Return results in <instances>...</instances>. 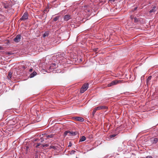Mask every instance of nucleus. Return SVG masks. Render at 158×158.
I'll return each mask as SVG.
<instances>
[{
  "label": "nucleus",
  "mask_w": 158,
  "mask_h": 158,
  "mask_svg": "<svg viewBox=\"0 0 158 158\" xmlns=\"http://www.w3.org/2000/svg\"><path fill=\"white\" fill-rule=\"evenodd\" d=\"M108 107L105 106H101L94 108L92 112V115L94 116L97 110L101 109H107Z\"/></svg>",
  "instance_id": "1"
},
{
  "label": "nucleus",
  "mask_w": 158,
  "mask_h": 158,
  "mask_svg": "<svg viewBox=\"0 0 158 158\" xmlns=\"http://www.w3.org/2000/svg\"><path fill=\"white\" fill-rule=\"evenodd\" d=\"M89 84L88 83H85L82 86L80 90V93H83L88 88Z\"/></svg>",
  "instance_id": "2"
},
{
  "label": "nucleus",
  "mask_w": 158,
  "mask_h": 158,
  "mask_svg": "<svg viewBox=\"0 0 158 158\" xmlns=\"http://www.w3.org/2000/svg\"><path fill=\"white\" fill-rule=\"evenodd\" d=\"M121 83V81L120 80H115L112 81L110 83L108 84L107 86L108 87H110L113 85H117L118 84Z\"/></svg>",
  "instance_id": "3"
},
{
  "label": "nucleus",
  "mask_w": 158,
  "mask_h": 158,
  "mask_svg": "<svg viewBox=\"0 0 158 158\" xmlns=\"http://www.w3.org/2000/svg\"><path fill=\"white\" fill-rule=\"evenodd\" d=\"M27 19H28V14L27 13L25 12L24 13L21 18L19 20L21 21H24Z\"/></svg>",
  "instance_id": "4"
},
{
  "label": "nucleus",
  "mask_w": 158,
  "mask_h": 158,
  "mask_svg": "<svg viewBox=\"0 0 158 158\" xmlns=\"http://www.w3.org/2000/svg\"><path fill=\"white\" fill-rule=\"evenodd\" d=\"M21 35L19 34L16 36V37L14 38L13 40L16 42H18L20 41L21 39Z\"/></svg>",
  "instance_id": "5"
},
{
  "label": "nucleus",
  "mask_w": 158,
  "mask_h": 158,
  "mask_svg": "<svg viewBox=\"0 0 158 158\" xmlns=\"http://www.w3.org/2000/svg\"><path fill=\"white\" fill-rule=\"evenodd\" d=\"M74 118L75 120L77 121L83 122L84 121V119L82 117H74Z\"/></svg>",
  "instance_id": "6"
},
{
  "label": "nucleus",
  "mask_w": 158,
  "mask_h": 158,
  "mask_svg": "<svg viewBox=\"0 0 158 158\" xmlns=\"http://www.w3.org/2000/svg\"><path fill=\"white\" fill-rule=\"evenodd\" d=\"M63 18L65 21H67L71 19V16L69 15H66L64 16Z\"/></svg>",
  "instance_id": "7"
},
{
  "label": "nucleus",
  "mask_w": 158,
  "mask_h": 158,
  "mask_svg": "<svg viewBox=\"0 0 158 158\" xmlns=\"http://www.w3.org/2000/svg\"><path fill=\"white\" fill-rule=\"evenodd\" d=\"M77 131H69V134L68 135L70 136H74L77 135Z\"/></svg>",
  "instance_id": "8"
},
{
  "label": "nucleus",
  "mask_w": 158,
  "mask_h": 158,
  "mask_svg": "<svg viewBox=\"0 0 158 158\" xmlns=\"http://www.w3.org/2000/svg\"><path fill=\"white\" fill-rule=\"evenodd\" d=\"M56 68V63H52L50 64L49 69H54Z\"/></svg>",
  "instance_id": "9"
},
{
  "label": "nucleus",
  "mask_w": 158,
  "mask_h": 158,
  "mask_svg": "<svg viewBox=\"0 0 158 158\" xmlns=\"http://www.w3.org/2000/svg\"><path fill=\"white\" fill-rule=\"evenodd\" d=\"M151 141L153 144L156 143L158 141V139L157 138H151Z\"/></svg>",
  "instance_id": "10"
},
{
  "label": "nucleus",
  "mask_w": 158,
  "mask_h": 158,
  "mask_svg": "<svg viewBox=\"0 0 158 158\" xmlns=\"http://www.w3.org/2000/svg\"><path fill=\"white\" fill-rule=\"evenodd\" d=\"M54 135L53 134H50L49 135H47V134H44V137H46L47 139V138H52L54 137Z\"/></svg>",
  "instance_id": "11"
},
{
  "label": "nucleus",
  "mask_w": 158,
  "mask_h": 158,
  "mask_svg": "<svg viewBox=\"0 0 158 158\" xmlns=\"http://www.w3.org/2000/svg\"><path fill=\"white\" fill-rule=\"evenodd\" d=\"M157 10L156 9V6H154L152 7V9L150 10L149 11L150 13H151L152 12H154L156 11Z\"/></svg>",
  "instance_id": "12"
},
{
  "label": "nucleus",
  "mask_w": 158,
  "mask_h": 158,
  "mask_svg": "<svg viewBox=\"0 0 158 158\" xmlns=\"http://www.w3.org/2000/svg\"><path fill=\"white\" fill-rule=\"evenodd\" d=\"M37 74L36 72L35 71H34L33 72L31 73L30 76H29V77L30 78H32L34 77Z\"/></svg>",
  "instance_id": "13"
},
{
  "label": "nucleus",
  "mask_w": 158,
  "mask_h": 158,
  "mask_svg": "<svg viewBox=\"0 0 158 158\" xmlns=\"http://www.w3.org/2000/svg\"><path fill=\"white\" fill-rule=\"evenodd\" d=\"M13 74V73L11 71H9L8 72V76H7V78L8 79H10L11 78L12 75Z\"/></svg>",
  "instance_id": "14"
},
{
  "label": "nucleus",
  "mask_w": 158,
  "mask_h": 158,
  "mask_svg": "<svg viewBox=\"0 0 158 158\" xmlns=\"http://www.w3.org/2000/svg\"><path fill=\"white\" fill-rule=\"evenodd\" d=\"M86 139V138L85 136H82L80 139L79 142L84 141Z\"/></svg>",
  "instance_id": "15"
},
{
  "label": "nucleus",
  "mask_w": 158,
  "mask_h": 158,
  "mask_svg": "<svg viewBox=\"0 0 158 158\" xmlns=\"http://www.w3.org/2000/svg\"><path fill=\"white\" fill-rule=\"evenodd\" d=\"M42 135H43V137H42L40 138V140L41 142H42L44 141V139H46V137H44V134H43Z\"/></svg>",
  "instance_id": "16"
},
{
  "label": "nucleus",
  "mask_w": 158,
  "mask_h": 158,
  "mask_svg": "<svg viewBox=\"0 0 158 158\" xmlns=\"http://www.w3.org/2000/svg\"><path fill=\"white\" fill-rule=\"evenodd\" d=\"M152 78V76H150L148 77V78L147 80V84L148 85L149 82V81L151 80Z\"/></svg>",
  "instance_id": "17"
},
{
  "label": "nucleus",
  "mask_w": 158,
  "mask_h": 158,
  "mask_svg": "<svg viewBox=\"0 0 158 158\" xmlns=\"http://www.w3.org/2000/svg\"><path fill=\"white\" fill-rule=\"evenodd\" d=\"M50 148V149L52 148L54 149L55 150L57 149V147L53 145H51Z\"/></svg>",
  "instance_id": "18"
},
{
  "label": "nucleus",
  "mask_w": 158,
  "mask_h": 158,
  "mask_svg": "<svg viewBox=\"0 0 158 158\" xmlns=\"http://www.w3.org/2000/svg\"><path fill=\"white\" fill-rule=\"evenodd\" d=\"M3 4L4 7L5 8L7 9L8 8V4L7 3H3Z\"/></svg>",
  "instance_id": "19"
},
{
  "label": "nucleus",
  "mask_w": 158,
  "mask_h": 158,
  "mask_svg": "<svg viewBox=\"0 0 158 158\" xmlns=\"http://www.w3.org/2000/svg\"><path fill=\"white\" fill-rule=\"evenodd\" d=\"M48 32H45L43 35V37L44 38L46 36H48Z\"/></svg>",
  "instance_id": "20"
},
{
  "label": "nucleus",
  "mask_w": 158,
  "mask_h": 158,
  "mask_svg": "<svg viewBox=\"0 0 158 158\" xmlns=\"http://www.w3.org/2000/svg\"><path fill=\"white\" fill-rule=\"evenodd\" d=\"M60 17V16L56 17H55V18H54L53 21H57V20H58Z\"/></svg>",
  "instance_id": "21"
},
{
  "label": "nucleus",
  "mask_w": 158,
  "mask_h": 158,
  "mask_svg": "<svg viewBox=\"0 0 158 158\" xmlns=\"http://www.w3.org/2000/svg\"><path fill=\"white\" fill-rule=\"evenodd\" d=\"M116 135L115 134H113L112 135H109V138L110 139L112 138L113 137H115Z\"/></svg>",
  "instance_id": "22"
},
{
  "label": "nucleus",
  "mask_w": 158,
  "mask_h": 158,
  "mask_svg": "<svg viewBox=\"0 0 158 158\" xmlns=\"http://www.w3.org/2000/svg\"><path fill=\"white\" fill-rule=\"evenodd\" d=\"M139 19H137L136 17L134 18V22L135 23H137L139 22Z\"/></svg>",
  "instance_id": "23"
},
{
  "label": "nucleus",
  "mask_w": 158,
  "mask_h": 158,
  "mask_svg": "<svg viewBox=\"0 0 158 158\" xmlns=\"http://www.w3.org/2000/svg\"><path fill=\"white\" fill-rule=\"evenodd\" d=\"M6 55H11L13 54V53L12 52H6Z\"/></svg>",
  "instance_id": "24"
},
{
  "label": "nucleus",
  "mask_w": 158,
  "mask_h": 158,
  "mask_svg": "<svg viewBox=\"0 0 158 158\" xmlns=\"http://www.w3.org/2000/svg\"><path fill=\"white\" fill-rule=\"evenodd\" d=\"M68 134H69V131H65L64 133V135L66 136Z\"/></svg>",
  "instance_id": "25"
},
{
  "label": "nucleus",
  "mask_w": 158,
  "mask_h": 158,
  "mask_svg": "<svg viewBox=\"0 0 158 158\" xmlns=\"http://www.w3.org/2000/svg\"><path fill=\"white\" fill-rule=\"evenodd\" d=\"M75 152V151L74 150H72L70 154H74Z\"/></svg>",
  "instance_id": "26"
},
{
  "label": "nucleus",
  "mask_w": 158,
  "mask_h": 158,
  "mask_svg": "<svg viewBox=\"0 0 158 158\" xmlns=\"http://www.w3.org/2000/svg\"><path fill=\"white\" fill-rule=\"evenodd\" d=\"M98 48H94L93 49L94 51L95 52H97L98 51Z\"/></svg>",
  "instance_id": "27"
},
{
  "label": "nucleus",
  "mask_w": 158,
  "mask_h": 158,
  "mask_svg": "<svg viewBox=\"0 0 158 158\" xmlns=\"http://www.w3.org/2000/svg\"><path fill=\"white\" fill-rule=\"evenodd\" d=\"M72 143H71V142L70 141L69 143V145L68 146V147H70L72 146Z\"/></svg>",
  "instance_id": "28"
},
{
  "label": "nucleus",
  "mask_w": 158,
  "mask_h": 158,
  "mask_svg": "<svg viewBox=\"0 0 158 158\" xmlns=\"http://www.w3.org/2000/svg\"><path fill=\"white\" fill-rule=\"evenodd\" d=\"M41 144L40 143H38L37 144V145L36 146V148H38L39 146H40Z\"/></svg>",
  "instance_id": "29"
},
{
  "label": "nucleus",
  "mask_w": 158,
  "mask_h": 158,
  "mask_svg": "<svg viewBox=\"0 0 158 158\" xmlns=\"http://www.w3.org/2000/svg\"><path fill=\"white\" fill-rule=\"evenodd\" d=\"M29 148V147L28 146L26 147V151H28Z\"/></svg>",
  "instance_id": "30"
},
{
  "label": "nucleus",
  "mask_w": 158,
  "mask_h": 158,
  "mask_svg": "<svg viewBox=\"0 0 158 158\" xmlns=\"http://www.w3.org/2000/svg\"><path fill=\"white\" fill-rule=\"evenodd\" d=\"M33 71V69L32 68H31L29 70V71L30 72H31L32 71Z\"/></svg>",
  "instance_id": "31"
},
{
  "label": "nucleus",
  "mask_w": 158,
  "mask_h": 158,
  "mask_svg": "<svg viewBox=\"0 0 158 158\" xmlns=\"http://www.w3.org/2000/svg\"><path fill=\"white\" fill-rule=\"evenodd\" d=\"M131 19H134V18L133 16L131 15Z\"/></svg>",
  "instance_id": "32"
},
{
  "label": "nucleus",
  "mask_w": 158,
  "mask_h": 158,
  "mask_svg": "<svg viewBox=\"0 0 158 158\" xmlns=\"http://www.w3.org/2000/svg\"><path fill=\"white\" fill-rule=\"evenodd\" d=\"M41 147L43 148H44V147H45V146H44V144H41Z\"/></svg>",
  "instance_id": "33"
},
{
  "label": "nucleus",
  "mask_w": 158,
  "mask_h": 158,
  "mask_svg": "<svg viewBox=\"0 0 158 158\" xmlns=\"http://www.w3.org/2000/svg\"><path fill=\"white\" fill-rule=\"evenodd\" d=\"M44 146H45V147H47L48 146V144H45Z\"/></svg>",
  "instance_id": "34"
},
{
  "label": "nucleus",
  "mask_w": 158,
  "mask_h": 158,
  "mask_svg": "<svg viewBox=\"0 0 158 158\" xmlns=\"http://www.w3.org/2000/svg\"><path fill=\"white\" fill-rule=\"evenodd\" d=\"M35 158H38V156L37 155H35Z\"/></svg>",
  "instance_id": "35"
},
{
  "label": "nucleus",
  "mask_w": 158,
  "mask_h": 158,
  "mask_svg": "<svg viewBox=\"0 0 158 158\" xmlns=\"http://www.w3.org/2000/svg\"><path fill=\"white\" fill-rule=\"evenodd\" d=\"M22 67L23 69H25L26 68V67H25V66H24V65H23V66H22Z\"/></svg>",
  "instance_id": "36"
},
{
  "label": "nucleus",
  "mask_w": 158,
  "mask_h": 158,
  "mask_svg": "<svg viewBox=\"0 0 158 158\" xmlns=\"http://www.w3.org/2000/svg\"><path fill=\"white\" fill-rule=\"evenodd\" d=\"M137 9V7H135L134 8V10H136Z\"/></svg>",
  "instance_id": "37"
},
{
  "label": "nucleus",
  "mask_w": 158,
  "mask_h": 158,
  "mask_svg": "<svg viewBox=\"0 0 158 158\" xmlns=\"http://www.w3.org/2000/svg\"><path fill=\"white\" fill-rule=\"evenodd\" d=\"M2 49V47L0 46V50H1Z\"/></svg>",
  "instance_id": "38"
}]
</instances>
